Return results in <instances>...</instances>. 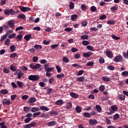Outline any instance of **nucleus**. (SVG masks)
<instances>
[{
    "label": "nucleus",
    "mask_w": 128,
    "mask_h": 128,
    "mask_svg": "<svg viewBox=\"0 0 128 128\" xmlns=\"http://www.w3.org/2000/svg\"><path fill=\"white\" fill-rule=\"evenodd\" d=\"M4 14L6 16H9L11 14V16H14L16 14V11L12 9H5L4 10Z\"/></svg>",
    "instance_id": "1"
},
{
    "label": "nucleus",
    "mask_w": 128,
    "mask_h": 128,
    "mask_svg": "<svg viewBox=\"0 0 128 128\" xmlns=\"http://www.w3.org/2000/svg\"><path fill=\"white\" fill-rule=\"evenodd\" d=\"M28 78L30 80L36 82L40 80V76L38 75H30L28 76Z\"/></svg>",
    "instance_id": "2"
},
{
    "label": "nucleus",
    "mask_w": 128,
    "mask_h": 128,
    "mask_svg": "<svg viewBox=\"0 0 128 128\" xmlns=\"http://www.w3.org/2000/svg\"><path fill=\"white\" fill-rule=\"evenodd\" d=\"M14 76H18V78L20 80L22 76L24 75V73L20 70H17L16 72L14 73Z\"/></svg>",
    "instance_id": "3"
},
{
    "label": "nucleus",
    "mask_w": 128,
    "mask_h": 128,
    "mask_svg": "<svg viewBox=\"0 0 128 128\" xmlns=\"http://www.w3.org/2000/svg\"><path fill=\"white\" fill-rule=\"evenodd\" d=\"M20 8L22 12H28V10H30V8L28 7H24V6H20Z\"/></svg>",
    "instance_id": "4"
},
{
    "label": "nucleus",
    "mask_w": 128,
    "mask_h": 128,
    "mask_svg": "<svg viewBox=\"0 0 128 128\" xmlns=\"http://www.w3.org/2000/svg\"><path fill=\"white\" fill-rule=\"evenodd\" d=\"M2 104H3L6 105V106H10V104H12V102H10V100H8L6 98H4L2 100Z\"/></svg>",
    "instance_id": "5"
},
{
    "label": "nucleus",
    "mask_w": 128,
    "mask_h": 128,
    "mask_svg": "<svg viewBox=\"0 0 128 128\" xmlns=\"http://www.w3.org/2000/svg\"><path fill=\"white\" fill-rule=\"evenodd\" d=\"M92 52L89 51L83 53V56L84 58H90V56H92Z\"/></svg>",
    "instance_id": "6"
},
{
    "label": "nucleus",
    "mask_w": 128,
    "mask_h": 128,
    "mask_svg": "<svg viewBox=\"0 0 128 128\" xmlns=\"http://www.w3.org/2000/svg\"><path fill=\"white\" fill-rule=\"evenodd\" d=\"M122 60V56H117L115 57L114 62H119Z\"/></svg>",
    "instance_id": "7"
},
{
    "label": "nucleus",
    "mask_w": 128,
    "mask_h": 128,
    "mask_svg": "<svg viewBox=\"0 0 128 128\" xmlns=\"http://www.w3.org/2000/svg\"><path fill=\"white\" fill-rule=\"evenodd\" d=\"M8 26L10 28H14V20H10L7 22Z\"/></svg>",
    "instance_id": "8"
},
{
    "label": "nucleus",
    "mask_w": 128,
    "mask_h": 128,
    "mask_svg": "<svg viewBox=\"0 0 128 128\" xmlns=\"http://www.w3.org/2000/svg\"><path fill=\"white\" fill-rule=\"evenodd\" d=\"M106 56H107L108 58H114V55L112 54V52L110 50L106 51Z\"/></svg>",
    "instance_id": "9"
},
{
    "label": "nucleus",
    "mask_w": 128,
    "mask_h": 128,
    "mask_svg": "<svg viewBox=\"0 0 128 128\" xmlns=\"http://www.w3.org/2000/svg\"><path fill=\"white\" fill-rule=\"evenodd\" d=\"M89 124L92 126H94V124H98V121L96 120L90 119Z\"/></svg>",
    "instance_id": "10"
},
{
    "label": "nucleus",
    "mask_w": 128,
    "mask_h": 128,
    "mask_svg": "<svg viewBox=\"0 0 128 128\" xmlns=\"http://www.w3.org/2000/svg\"><path fill=\"white\" fill-rule=\"evenodd\" d=\"M36 102V98L34 97H32L28 100V102L30 104H32Z\"/></svg>",
    "instance_id": "11"
},
{
    "label": "nucleus",
    "mask_w": 128,
    "mask_h": 128,
    "mask_svg": "<svg viewBox=\"0 0 128 128\" xmlns=\"http://www.w3.org/2000/svg\"><path fill=\"white\" fill-rule=\"evenodd\" d=\"M102 80L103 82H110V77H108L106 76H104L102 78Z\"/></svg>",
    "instance_id": "12"
},
{
    "label": "nucleus",
    "mask_w": 128,
    "mask_h": 128,
    "mask_svg": "<svg viewBox=\"0 0 128 128\" xmlns=\"http://www.w3.org/2000/svg\"><path fill=\"white\" fill-rule=\"evenodd\" d=\"M64 104V100H59L55 102V104L56 106H62Z\"/></svg>",
    "instance_id": "13"
},
{
    "label": "nucleus",
    "mask_w": 128,
    "mask_h": 128,
    "mask_svg": "<svg viewBox=\"0 0 128 128\" xmlns=\"http://www.w3.org/2000/svg\"><path fill=\"white\" fill-rule=\"evenodd\" d=\"M70 96L73 98H78V94L74 92L70 93Z\"/></svg>",
    "instance_id": "14"
},
{
    "label": "nucleus",
    "mask_w": 128,
    "mask_h": 128,
    "mask_svg": "<svg viewBox=\"0 0 128 128\" xmlns=\"http://www.w3.org/2000/svg\"><path fill=\"white\" fill-rule=\"evenodd\" d=\"M40 110H45V112H48V110H50V108L46 106H40Z\"/></svg>",
    "instance_id": "15"
},
{
    "label": "nucleus",
    "mask_w": 128,
    "mask_h": 128,
    "mask_svg": "<svg viewBox=\"0 0 128 128\" xmlns=\"http://www.w3.org/2000/svg\"><path fill=\"white\" fill-rule=\"evenodd\" d=\"M56 121H51L48 122L47 124L48 126H56Z\"/></svg>",
    "instance_id": "16"
},
{
    "label": "nucleus",
    "mask_w": 128,
    "mask_h": 128,
    "mask_svg": "<svg viewBox=\"0 0 128 128\" xmlns=\"http://www.w3.org/2000/svg\"><path fill=\"white\" fill-rule=\"evenodd\" d=\"M24 40H26L27 42H28L30 38H32V34H29L28 35H26L24 37Z\"/></svg>",
    "instance_id": "17"
},
{
    "label": "nucleus",
    "mask_w": 128,
    "mask_h": 128,
    "mask_svg": "<svg viewBox=\"0 0 128 128\" xmlns=\"http://www.w3.org/2000/svg\"><path fill=\"white\" fill-rule=\"evenodd\" d=\"M38 110H40V108L38 107H32L31 109L32 112H38Z\"/></svg>",
    "instance_id": "18"
},
{
    "label": "nucleus",
    "mask_w": 128,
    "mask_h": 128,
    "mask_svg": "<svg viewBox=\"0 0 128 128\" xmlns=\"http://www.w3.org/2000/svg\"><path fill=\"white\" fill-rule=\"evenodd\" d=\"M8 32H7L6 34L3 35L2 36L1 39H0V42H4V40H6V38H8Z\"/></svg>",
    "instance_id": "19"
},
{
    "label": "nucleus",
    "mask_w": 128,
    "mask_h": 128,
    "mask_svg": "<svg viewBox=\"0 0 128 128\" xmlns=\"http://www.w3.org/2000/svg\"><path fill=\"white\" fill-rule=\"evenodd\" d=\"M17 84L20 88H22V86H24V82H20V81L17 82Z\"/></svg>",
    "instance_id": "20"
},
{
    "label": "nucleus",
    "mask_w": 128,
    "mask_h": 128,
    "mask_svg": "<svg viewBox=\"0 0 128 128\" xmlns=\"http://www.w3.org/2000/svg\"><path fill=\"white\" fill-rule=\"evenodd\" d=\"M62 60H63L64 62L68 64V62H70V59H68L66 56H64L62 58Z\"/></svg>",
    "instance_id": "21"
},
{
    "label": "nucleus",
    "mask_w": 128,
    "mask_h": 128,
    "mask_svg": "<svg viewBox=\"0 0 128 128\" xmlns=\"http://www.w3.org/2000/svg\"><path fill=\"white\" fill-rule=\"evenodd\" d=\"M76 80L77 82H84V77L81 76V77L77 78Z\"/></svg>",
    "instance_id": "22"
},
{
    "label": "nucleus",
    "mask_w": 128,
    "mask_h": 128,
    "mask_svg": "<svg viewBox=\"0 0 128 128\" xmlns=\"http://www.w3.org/2000/svg\"><path fill=\"white\" fill-rule=\"evenodd\" d=\"M42 118H50V116L48 114H42L40 116Z\"/></svg>",
    "instance_id": "23"
},
{
    "label": "nucleus",
    "mask_w": 128,
    "mask_h": 128,
    "mask_svg": "<svg viewBox=\"0 0 128 128\" xmlns=\"http://www.w3.org/2000/svg\"><path fill=\"white\" fill-rule=\"evenodd\" d=\"M111 110H112L113 112H118V106L116 105H112L111 106Z\"/></svg>",
    "instance_id": "24"
},
{
    "label": "nucleus",
    "mask_w": 128,
    "mask_h": 128,
    "mask_svg": "<svg viewBox=\"0 0 128 128\" xmlns=\"http://www.w3.org/2000/svg\"><path fill=\"white\" fill-rule=\"evenodd\" d=\"M96 108L98 112H102V107H100V106L99 105H96Z\"/></svg>",
    "instance_id": "25"
},
{
    "label": "nucleus",
    "mask_w": 128,
    "mask_h": 128,
    "mask_svg": "<svg viewBox=\"0 0 128 128\" xmlns=\"http://www.w3.org/2000/svg\"><path fill=\"white\" fill-rule=\"evenodd\" d=\"M76 110L78 114H80V112H82V108L80 106H76Z\"/></svg>",
    "instance_id": "26"
},
{
    "label": "nucleus",
    "mask_w": 128,
    "mask_h": 128,
    "mask_svg": "<svg viewBox=\"0 0 128 128\" xmlns=\"http://www.w3.org/2000/svg\"><path fill=\"white\" fill-rule=\"evenodd\" d=\"M94 64V61H91L86 63V66H92Z\"/></svg>",
    "instance_id": "27"
},
{
    "label": "nucleus",
    "mask_w": 128,
    "mask_h": 128,
    "mask_svg": "<svg viewBox=\"0 0 128 128\" xmlns=\"http://www.w3.org/2000/svg\"><path fill=\"white\" fill-rule=\"evenodd\" d=\"M40 114H42L40 112H34L32 116L33 118H36V116H40Z\"/></svg>",
    "instance_id": "28"
},
{
    "label": "nucleus",
    "mask_w": 128,
    "mask_h": 128,
    "mask_svg": "<svg viewBox=\"0 0 128 128\" xmlns=\"http://www.w3.org/2000/svg\"><path fill=\"white\" fill-rule=\"evenodd\" d=\"M18 18H22V20H26V15L24 14H19L18 16Z\"/></svg>",
    "instance_id": "29"
},
{
    "label": "nucleus",
    "mask_w": 128,
    "mask_h": 128,
    "mask_svg": "<svg viewBox=\"0 0 128 128\" xmlns=\"http://www.w3.org/2000/svg\"><path fill=\"white\" fill-rule=\"evenodd\" d=\"M17 42H20L22 40V35L20 34L17 36L16 37Z\"/></svg>",
    "instance_id": "30"
},
{
    "label": "nucleus",
    "mask_w": 128,
    "mask_h": 128,
    "mask_svg": "<svg viewBox=\"0 0 128 128\" xmlns=\"http://www.w3.org/2000/svg\"><path fill=\"white\" fill-rule=\"evenodd\" d=\"M0 92L2 94H8V91L7 90H2Z\"/></svg>",
    "instance_id": "31"
},
{
    "label": "nucleus",
    "mask_w": 128,
    "mask_h": 128,
    "mask_svg": "<svg viewBox=\"0 0 128 128\" xmlns=\"http://www.w3.org/2000/svg\"><path fill=\"white\" fill-rule=\"evenodd\" d=\"M86 48L87 50H90L91 52H94V47H92V46H86Z\"/></svg>",
    "instance_id": "32"
},
{
    "label": "nucleus",
    "mask_w": 128,
    "mask_h": 128,
    "mask_svg": "<svg viewBox=\"0 0 128 128\" xmlns=\"http://www.w3.org/2000/svg\"><path fill=\"white\" fill-rule=\"evenodd\" d=\"M10 50L11 52H14L16 50V46L14 45H12L10 46Z\"/></svg>",
    "instance_id": "33"
},
{
    "label": "nucleus",
    "mask_w": 128,
    "mask_h": 128,
    "mask_svg": "<svg viewBox=\"0 0 128 128\" xmlns=\"http://www.w3.org/2000/svg\"><path fill=\"white\" fill-rule=\"evenodd\" d=\"M72 103L68 102L66 104V110H70V108H72Z\"/></svg>",
    "instance_id": "34"
},
{
    "label": "nucleus",
    "mask_w": 128,
    "mask_h": 128,
    "mask_svg": "<svg viewBox=\"0 0 128 128\" xmlns=\"http://www.w3.org/2000/svg\"><path fill=\"white\" fill-rule=\"evenodd\" d=\"M34 48H36V50H42V47L41 45L36 44L34 46Z\"/></svg>",
    "instance_id": "35"
},
{
    "label": "nucleus",
    "mask_w": 128,
    "mask_h": 128,
    "mask_svg": "<svg viewBox=\"0 0 128 128\" xmlns=\"http://www.w3.org/2000/svg\"><path fill=\"white\" fill-rule=\"evenodd\" d=\"M82 44L83 46H88V44H90V42L87 40H83L82 42Z\"/></svg>",
    "instance_id": "36"
},
{
    "label": "nucleus",
    "mask_w": 128,
    "mask_h": 128,
    "mask_svg": "<svg viewBox=\"0 0 128 128\" xmlns=\"http://www.w3.org/2000/svg\"><path fill=\"white\" fill-rule=\"evenodd\" d=\"M18 56V54L14 52L10 54V58H16Z\"/></svg>",
    "instance_id": "37"
},
{
    "label": "nucleus",
    "mask_w": 128,
    "mask_h": 128,
    "mask_svg": "<svg viewBox=\"0 0 128 128\" xmlns=\"http://www.w3.org/2000/svg\"><path fill=\"white\" fill-rule=\"evenodd\" d=\"M106 24H114L116 22L114 20H108L107 21Z\"/></svg>",
    "instance_id": "38"
},
{
    "label": "nucleus",
    "mask_w": 128,
    "mask_h": 128,
    "mask_svg": "<svg viewBox=\"0 0 128 128\" xmlns=\"http://www.w3.org/2000/svg\"><path fill=\"white\" fill-rule=\"evenodd\" d=\"M81 40H88V36L83 35L80 36Z\"/></svg>",
    "instance_id": "39"
},
{
    "label": "nucleus",
    "mask_w": 128,
    "mask_h": 128,
    "mask_svg": "<svg viewBox=\"0 0 128 128\" xmlns=\"http://www.w3.org/2000/svg\"><path fill=\"white\" fill-rule=\"evenodd\" d=\"M78 18V14H74L71 16V20H74L76 18Z\"/></svg>",
    "instance_id": "40"
},
{
    "label": "nucleus",
    "mask_w": 128,
    "mask_h": 128,
    "mask_svg": "<svg viewBox=\"0 0 128 128\" xmlns=\"http://www.w3.org/2000/svg\"><path fill=\"white\" fill-rule=\"evenodd\" d=\"M112 38H113V40H120V38L116 36L114 34L112 35Z\"/></svg>",
    "instance_id": "41"
},
{
    "label": "nucleus",
    "mask_w": 128,
    "mask_h": 128,
    "mask_svg": "<svg viewBox=\"0 0 128 128\" xmlns=\"http://www.w3.org/2000/svg\"><path fill=\"white\" fill-rule=\"evenodd\" d=\"M52 90H53L52 88H48L46 90L47 94H52Z\"/></svg>",
    "instance_id": "42"
},
{
    "label": "nucleus",
    "mask_w": 128,
    "mask_h": 128,
    "mask_svg": "<svg viewBox=\"0 0 128 128\" xmlns=\"http://www.w3.org/2000/svg\"><path fill=\"white\" fill-rule=\"evenodd\" d=\"M110 10L112 12H114L116 10H118V7L114 6L110 8Z\"/></svg>",
    "instance_id": "43"
},
{
    "label": "nucleus",
    "mask_w": 128,
    "mask_h": 128,
    "mask_svg": "<svg viewBox=\"0 0 128 128\" xmlns=\"http://www.w3.org/2000/svg\"><path fill=\"white\" fill-rule=\"evenodd\" d=\"M118 98H120V100H126V96L124 95H120Z\"/></svg>",
    "instance_id": "44"
},
{
    "label": "nucleus",
    "mask_w": 128,
    "mask_h": 128,
    "mask_svg": "<svg viewBox=\"0 0 128 128\" xmlns=\"http://www.w3.org/2000/svg\"><path fill=\"white\" fill-rule=\"evenodd\" d=\"M83 116H85L86 118H90L91 116H90V113L88 112H84L83 114Z\"/></svg>",
    "instance_id": "45"
},
{
    "label": "nucleus",
    "mask_w": 128,
    "mask_h": 128,
    "mask_svg": "<svg viewBox=\"0 0 128 128\" xmlns=\"http://www.w3.org/2000/svg\"><path fill=\"white\" fill-rule=\"evenodd\" d=\"M90 10L92 12H94L96 11V6H91Z\"/></svg>",
    "instance_id": "46"
},
{
    "label": "nucleus",
    "mask_w": 128,
    "mask_h": 128,
    "mask_svg": "<svg viewBox=\"0 0 128 128\" xmlns=\"http://www.w3.org/2000/svg\"><path fill=\"white\" fill-rule=\"evenodd\" d=\"M118 118H120V114H116L114 116V120H116Z\"/></svg>",
    "instance_id": "47"
},
{
    "label": "nucleus",
    "mask_w": 128,
    "mask_h": 128,
    "mask_svg": "<svg viewBox=\"0 0 128 128\" xmlns=\"http://www.w3.org/2000/svg\"><path fill=\"white\" fill-rule=\"evenodd\" d=\"M30 120H32V118H27L24 120V122H26V124H28V123L30 122Z\"/></svg>",
    "instance_id": "48"
},
{
    "label": "nucleus",
    "mask_w": 128,
    "mask_h": 128,
    "mask_svg": "<svg viewBox=\"0 0 128 128\" xmlns=\"http://www.w3.org/2000/svg\"><path fill=\"white\" fill-rule=\"evenodd\" d=\"M29 126L30 128H34L36 126V123L33 122L32 123L29 124Z\"/></svg>",
    "instance_id": "49"
},
{
    "label": "nucleus",
    "mask_w": 128,
    "mask_h": 128,
    "mask_svg": "<svg viewBox=\"0 0 128 128\" xmlns=\"http://www.w3.org/2000/svg\"><path fill=\"white\" fill-rule=\"evenodd\" d=\"M56 78H64V74H58L56 76Z\"/></svg>",
    "instance_id": "50"
},
{
    "label": "nucleus",
    "mask_w": 128,
    "mask_h": 128,
    "mask_svg": "<svg viewBox=\"0 0 128 128\" xmlns=\"http://www.w3.org/2000/svg\"><path fill=\"white\" fill-rule=\"evenodd\" d=\"M30 110V108L28 107L25 106L24 108V110L25 112H29Z\"/></svg>",
    "instance_id": "51"
},
{
    "label": "nucleus",
    "mask_w": 128,
    "mask_h": 128,
    "mask_svg": "<svg viewBox=\"0 0 128 128\" xmlns=\"http://www.w3.org/2000/svg\"><path fill=\"white\" fill-rule=\"evenodd\" d=\"M10 42V39H6L4 42V44H6V46H8Z\"/></svg>",
    "instance_id": "52"
},
{
    "label": "nucleus",
    "mask_w": 128,
    "mask_h": 128,
    "mask_svg": "<svg viewBox=\"0 0 128 128\" xmlns=\"http://www.w3.org/2000/svg\"><path fill=\"white\" fill-rule=\"evenodd\" d=\"M81 8L82 10H86L88 8V6H86L84 4H83L81 6Z\"/></svg>",
    "instance_id": "53"
},
{
    "label": "nucleus",
    "mask_w": 128,
    "mask_h": 128,
    "mask_svg": "<svg viewBox=\"0 0 128 128\" xmlns=\"http://www.w3.org/2000/svg\"><path fill=\"white\" fill-rule=\"evenodd\" d=\"M20 70H22L23 72H26L28 70V67L26 66H22L20 68Z\"/></svg>",
    "instance_id": "54"
},
{
    "label": "nucleus",
    "mask_w": 128,
    "mask_h": 128,
    "mask_svg": "<svg viewBox=\"0 0 128 128\" xmlns=\"http://www.w3.org/2000/svg\"><path fill=\"white\" fill-rule=\"evenodd\" d=\"M49 114H50V116H52L54 114L56 115L58 114V112L56 111H50L49 113Z\"/></svg>",
    "instance_id": "55"
},
{
    "label": "nucleus",
    "mask_w": 128,
    "mask_h": 128,
    "mask_svg": "<svg viewBox=\"0 0 128 128\" xmlns=\"http://www.w3.org/2000/svg\"><path fill=\"white\" fill-rule=\"evenodd\" d=\"M0 128H6V126L4 125V122L0 123Z\"/></svg>",
    "instance_id": "56"
},
{
    "label": "nucleus",
    "mask_w": 128,
    "mask_h": 128,
    "mask_svg": "<svg viewBox=\"0 0 128 128\" xmlns=\"http://www.w3.org/2000/svg\"><path fill=\"white\" fill-rule=\"evenodd\" d=\"M107 68L110 70H114V67L112 66H107Z\"/></svg>",
    "instance_id": "57"
},
{
    "label": "nucleus",
    "mask_w": 128,
    "mask_h": 128,
    "mask_svg": "<svg viewBox=\"0 0 128 128\" xmlns=\"http://www.w3.org/2000/svg\"><path fill=\"white\" fill-rule=\"evenodd\" d=\"M28 52H31V54H34V52H36V50L34 49V48H32L29 49Z\"/></svg>",
    "instance_id": "58"
},
{
    "label": "nucleus",
    "mask_w": 128,
    "mask_h": 128,
    "mask_svg": "<svg viewBox=\"0 0 128 128\" xmlns=\"http://www.w3.org/2000/svg\"><path fill=\"white\" fill-rule=\"evenodd\" d=\"M122 76H128V71H124L122 72Z\"/></svg>",
    "instance_id": "59"
},
{
    "label": "nucleus",
    "mask_w": 128,
    "mask_h": 128,
    "mask_svg": "<svg viewBox=\"0 0 128 128\" xmlns=\"http://www.w3.org/2000/svg\"><path fill=\"white\" fill-rule=\"evenodd\" d=\"M123 56H124L125 58H128V50L127 51L126 53L124 52H123Z\"/></svg>",
    "instance_id": "60"
},
{
    "label": "nucleus",
    "mask_w": 128,
    "mask_h": 128,
    "mask_svg": "<svg viewBox=\"0 0 128 128\" xmlns=\"http://www.w3.org/2000/svg\"><path fill=\"white\" fill-rule=\"evenodd\" d=\"M16 38V34L14 33L8 36V38Z\"/></svg>",
    "instance_id": "61"
},
{
    "label": "nucleus",
    "mask_w": 128,
    "mask_h": 128,
    "mask_svg": "<svg viewBox=\"0 0 128 128\" xmlns=\"http://www.w3.org/2000/svg\"><path fill=\"white\" fill-rule=\"evenodd\" d=\"M99 62L100 64H104V58H101L99 60Z\"/></svg>",
    "instance_id": "62"
},
{
    "label": "nucleus",
    "mask_w": 128,
    "mask_h": 128,
    "mask_svg": "<svg viewBox=\"0 0 128 128\" xmlns=\"http://www.w3.org/2000/svg\"><path fill=\"white\" fill-rule=\"evenodd\" d=\"M99 90L100 92H104V86H101L99 88Z\"/></svg>",
    "instance_id": "63"
},
{
    "label": "nucleus",
    "mask_w": 128,
    "mask_h": 128,
    "mask_svg": "<svg viewBox=\"0 0 128 128\" xmlns=\"http://www.w3.org/2000/svg\"><path fill=\"white\" fill-rule=\"evenodd\" d=\"M10 70H12V72H16V66H10Z\"/></svg>",
    "instance_id": "64"
}]
</instances>
